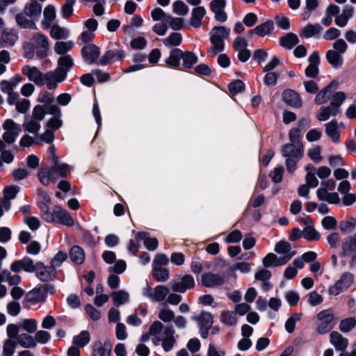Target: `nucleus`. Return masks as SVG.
I'll return each mask as SVG.
<instances>
[{
  "label": "nucleus",
  "mask_w": 356,
  "mask_h": 356,
  "mask_svg": "<svg viewBox=\"0 0 356 356\" xmlns=\"http://www.w3.org/2000/svg\"><path fill=\"white\" fill-rule=\"evenodd\" d=\"M280 152L285 159V165L289 173H293L296 170L298 162L304 155V147L292 144H284L281 147Z\"/></svg>",
  "instance_id": "obj_3"
},
{
  "label": "nucleus",
  "mask_w": 356,
  "mask_h": 356,
  "mask_svg": "<svg viewBox=\"0 0 356 356\" xmlns=\"http://www.w3.org/2000/svg\"><path fill=\"white\" fill-rule=\"evenodd\" d=\"M33 45L37 49V56L42 58L47 55V51L49 47V40L46 35L40 33H36L32 38Z\"/></svg>",
  "instance_id": "obj_9"
},
{
  "label": "nucleus",
  "mask_w": 356,
  "mask_h": 356,
  "mask_svg": "<svg viewBox=\"0 0 356 356\" xmlns=\"http://www.w3.org/2000/svg\"><path fill=\"white\" fill-rule=\"evenodd\" d=\"M67 255L63 251H59L53 257L51 261V266L55 270L56 268L61 266V264L67 259Z\"/></svg>",
  "instance_id": "obj_64"
},
{
  "label": "nucleus",
  "mask_w": 356,
  "mask_h": 356,
  "mask_svg": "<svg viewBox=\"0 0 356 356\" xmlns=\"http://www.w3.org/2000/svg\"><path fill=\"white\" fill-rule=\"evenodd\" d=\"M40 122V121L34 118L26 117L24 122L23 123V128L24 131L29 133L37 134L41 128Z\"/></svg>",
  "instance_id": "obj_34"
},
{
  "label": "nucleus",
  "mask_w": 356,
  "mask_h": 356,
  "mask_svg": "<svg viewBox=\"0 0 356 356\" xmlns=\"http://www.w3.org/2000/svg\"><path fill=\"white\" fill-rule=\"evenodd\" d=\"M50 170L52 175L54 176V179L57 180L60 178L66 177L70 171V167L66 163L56 159L55 161L52 162Z\"/></svg>",
  "instance_id": "obj_18"
},
{
  "label": "nucleus",
  "mask_w": 356,
  "mask_h": 356,
  "mask_svg": "<svg viewBox=\"0 0 356 356\" xmlns=\"http://www.w3.org/2000/svg\"><path fill=\"white\" fill-rule=\"evenodd\" d=\"M74 59L71 55L60 56L58 59V67L55 70L61 78L66 79L67 72L74 65Z\"/></svg>",
  "instance_id": "obj_15"
},
{
  "label": "nucleus",
  "mask_w": 356,
  "mask_h": 356,
  "mask_svg": "<svg viewBox=\"0 0 356 356\" xmlns=\"http://www.w3.org/2000/svg\"><path fill=\"white\" fill-rule=\"evenodd\" d=\"M346 94L343 92H337L332 97L330 106L338 115L341 110L340 106L346 99Z\"/></svg>",
  "instance_id": "obj_41"
},
{
  "label": "nucleus",
  "mask_w": 356,
  "mask_h": 356,
  "mask_svg": "<svg viewBox=\"0 0 356 356\" xmlns=\"http://www.w3.org/2000/svg\"><path fill=\"white\" fill-rule=\"evenodd\" d=\"M183 57V51L180 49H173L170 53L168 58L166 60V63L172 67H177L180 65V60Z\"/></svg>",
  "instance_id": "obj_38"
},
{
  "label": "nucleus",
  "mask_w": 356,
  "mask_h": 356,
  "mask_svg": "<svg viewBox=\"0 0 356 356\" xmlns=\"http://www.w3.org/2000/svg\"><path fill=\"white\" fill-rule=\"evenodd\" d=\"M302 136V131L300 128H292L289 132V138L290 143L288 144L303 147V144L301 141Z\"/></svg>",
  "instance_id": "obj_47"
},
{
  "label": "nucleus",
  "mask_w": 356,
  "mask_h": 356,
  "mask_svg": "<svg viewBox=\"0 0 356 356\" xmlns=\"http://www.w3.org/2000/svg\"><path fill=\"white\" fill-rule=\"evenodd\" d=\"M293 257V254L287 257H277L274 253H268L263 259V264L266 268L279 266L285 264Z\"/></svg>",
  "instance_id": "obj_20"
},
{
  "label": "nucleus",
  "mask_w": 356,
  "mask_h": 356,
  "mask_svg": "<svg viewBox=\"0 0 356 356\" xmlns=\"http://www.w3.org/2000/svg\"><path fill=\"white\" fill-rule=\"evenodd\" d=\"M65 78H61L56 70L44 74L43 77V86L46 85L49 90H54L57 88L58 83L63 82Z\"/></svg>",
  "instance_id": "obj_23"
},
{
  "label": "nucleus",
  "mask_w": 356,
  "mask_h": 356,
  "mask_svg": "<svg viewBox=\"0 0 356 356\" xmlns=\"http://www.w3.org/2000/svg\"><path fill=\"white\" fill-rule=\"evenodd\" d=\"M325 133L329 136L332 141L337 143L339 141L340 131L339 126L336 120H332L330 122L325 124Z\"/></svg>",
  "instance_id": "obj_27"
},
{
  "label": "nucleus",
  "mask_w": 356,
  "mask_h": 356,
  "mask_svg": "<svg viewBox=\"0 0 356 356\" xmlns=\"http://www.w3.org/2000/svg\"><path fill=\"white\" fill-rule=\"evenodd\" d=\"M42 29L49 30L50 35L55 40L66 39L70 36V31L58 24H42Z\"/></svg>",
  "instance_id": "obj_16"
},
{
  "label": "nucleus",
  "mask_w": 356,
  "mask_h": 356,
  "mask_svg": "<svg viewBox=\"0 0 356 356\" xmlns=\"http://www.w3.org/2000/svg\"><path fill=\"white\" fill-rule=\"evenodd\" d=\"M326 58L327 62L334 67L339 68L343 64V58L341 54L337 52L334 50H328L326 53Z\"/></svg>",
  "instance_id": "obj_36"
},
{
  "label": "nucleus",
  "mask_w": 356,
  "mask_h": 356,
  "mask_svg": "<svg viewBox=\"0 0 356 356\" xmlns=\"http://www.w3.org/2000/svg\"><path fill=\"white\" fill-rule=\"evenodd\" d=\"M113 300L114 305L116 307H120L129 300V294L124 290H119L113 291L111 294Z\"/></svg>",
  "instance_id": "obj_39"
},
{
  "label": "nucleus",
  "mask_w": 356,
  "mask_h": 356,
  "mask_svg": "<svg viewBox=\"0 0 356 356\" xmlns=\"http://www.w3.org/2000/svg\"><path fill=\"white\" fill-rule=\"evenodd\" d=\"M195 286V280L192 275H186L180 281L175 282L172 285V289L177 293H184L188 289L193 288Z\"/></svg>",
  "instance_id": "obj_19"
},
{
  "label": "nucleus",
  "mask_w": 356,
  "mask_h": 356,
  "mask_svg": "<svg viewBox=\"0 0 356 356\" xmlns=\"http://www.w3.org/2000/svg\"><path fill=\"white\" fill-rule=\"evenodd\" d=\"M182 65L184 67L191 69L195 64L197 63V56L191 51H183Z\"/></svg>",
  "instance_id": "obj_48"
},
{
  "label": "nucleus",
  "mask_w": 356,
  "mask_h": 356,
  "mask_svg": "<svg viewBox=\"0 0 356 356\" xmlns=\"http://www.w3.org/2000/svg\"><path fill=\"white\" fill-rule=\"evenodd\" d=\"M282 96L284 102L286 104L293 108H300L302 106V100L297 92L291 89H286L283 91Z\"/></svg>",
  "instance_id": "obj_21"
},
{
  "label": "nucleus",
  "mask_w": 356,
  "mask_h": 356,
  "mask_svg": "<svg viewBox=\"0 0 356 356\" xmlns=\"http://www.w3.org/2000/svg\"><path fill=\"white\" fill-rule=\"evenodd\" d=\"M151 15L154 21H161L162 22H168L169 21H171L170 16L166 15L160 8L154 9L152 11Z\"/></svg>",
  "instance_id": "obj_58"
},
{
  "label": "nucleus",
  "mask_w": 356,
  "mask_h": 356,
  "mask_svg": "<svg viewBox=\"0 0 356 356\" xmlns=\"http://www.w3.org/2000/svg\"><path fill=\"white\" fill-rule=\"evenodd\" d=\"M330 341L336 350L341 351L339 356H347L348 352L346 351L348 345V340L343 337L338 332L333 331L330 334Z\"/></svg>",
  "instance_id": "obj_13"
},
{
  "label": "nucleus",
  "mask_w": 356,
  "mask_h": 356,
  "mask_svg": "<svg viewBox=\"0 0 356 356\" xmlns=\"http://www.w3.org/2000/svg\"><path fill=\"white\" fill-rule=\"evenodd\" d=\"M336 86V81H332L328 86L319 91L316 96L315 103L318 105H321L327 102L329 99L330 88Z\"/></svg>",
  "instance_id": "obj_37"
},
{
  "label": "nucleus",
  "mask_w": 356,
  "mask_h": 356,
  "mask_svg": "<svg viewBox=\"0 0 356 356\" xmlns=\"http://www.w3.org/2000/svg\"><path fill=\"white\" fill-rule=\"evenodd\" d=\"M354 15V8L351 6H346L341 13L337 17L336 22H347Z\"/></svg>",
  "instance_id": "obj_56"
},
{
  "label": "nucleus",
  "mask_w": 356,
  "mask_h": 356,
  "mask_svg": "<svg viewBox=\"0 0 356 356\" xmlns=\"http://www.w3.org/2000/svg\"><path fill=\"white\" fill-rule=\"evenodd\" d=\"M49 202H39V208L42 212V218L48 222H54V218L52 216V212L49 211V206L47 204Z\"/></svg>",
  "instance_id": "obj_59"
},
{
  "label": "nucleus",
  "mask_w": 356,
  "mask_h": 356,
  "mask_svg": "<svg viewBox=\"0 0 356 356\" xmlns=\"http://www.w3.org/2000/svg\"><path fill=\"white\" fill-rule=\"evenodd\" d=\"M274 29L273 24H260L249 31L250 34L256 33L259 37L270 34Z\"/></svg>",
  "instance_id": "obj_44"
},
{
  "label": "nucleus",
  "mask_w": 356,
  "mask_h": 356,
  "mask_svg": "<svg viewBox=\"0 0 356 356\" xmlns=\"http://www.w3.org/2000/svg\"><path fill=\"white\" fill-rule=\"evenodd\" d=\"M16 348L15 342L9 339L4 341L3 346V354L2 356H13L15 353Z\"/></svg>",
  "instance_id": "obj_63"
},
{
  "label": "nucleus",
  "mask_w": 356,
  "mask_h": 356,
  "mask_svg": "<svg viewBox=\"0 0 356 356\" xmlns=\"http://www.w3.org/2000/svg\"><path fill=\"white\" fill-rule=\"evenodd\" d=\"M90 340V334L89 332L83 330L79 334L73 337V344L77 347L81 348L88 345Z\"/></svg>",
  "instance_id": "obj_42"
},
{
  "label": "nucleus",
  "mask_w": 356,
  "mask_h": 356,
  "mask_svg": "<svg viewBox=\"0 0 356 356\" xmlns=\"http://www.w3.org/2000/svg\"><path fill=\"white\" fill-rule=\"evenodd\" d=\"M86 30L83 31L81 35L80 40L82 42L88 43L90 42L94 38V32L97 29V24H86Z\"/></svg>",
  "instance_id": "obj_46"
},
{
  "label": "nucleus",
  "mask_w": 356,
  "mask_h": 356,
  "mask_svg": "<svg viewBox=\"0 0 356 356\" xmlns=\"http://www.w3.org/2000/svg\"><path fill=\"white\" fill-rule=\"evenodd\" d=\"M192 319L197 322L201 337L207 338L208 331L213 323L212 315L209 312L202 311L200 315L193 316Z\"/></svg>",
  "instance_id": "obj_7"
},
{
  "label": "nucleus",
  "mask_w": 356,
  "mask_h": 356,
  "mask_svg": "<svg viewBox=\"0 0 356 356\" xmlns=\"http://www.w3.org/2000/svg\"><path fill=\"white\" fill-rule=\"evenodd\" d=\"M302 313H293L285 322L284 327L287 332H293L296 324L300 321L302 318Z\"/></svg>",
  "instance_id": "obj_50"
},
{
  "label": "nucleus",
  "mask_w": 356,
  "mask_h": 356,
  "mask_svg": "<svg viewBox=\"0 0 356 356\" xmlns=\"http://www.w3.org/2000/svg\"><path fill=\"white\" fill-rule=\"evenodd\" d=\"M343 254L348 256L356 252V233L344 239L342 243Z\"/></svg>",
  "instance_id": "obj_31"
},
{
  "label": "nucleus",
  "mask_w": 356,
  "mask_h": 356,
  "mask_svg": "<svg viewBox=\"0 0 356 356\" xmlns=\"http://www.w3.org/2000/svg\"><path fill=\"white\" fill-rule=\"evenodd\" d=\"M74 43L72 40H68L65 42H56L54 44V50L55 53L59 55L60 56L69 55L67 52L71 51V49L74 47Z\"/></svg>",
  "instance_id": "obj_32"
},
{
  "label": "nucleus",
  "mask_w": 356,
  "mask_h": 356,
  "mask_svg": "<svg viewBox=\"0 0 356 356\" xmlns=\"http://www.w3.org/2000/svg\"><path fill=\"white\" fill-rule=\"evenodd\" d=\"M124 51L122 49H108L102 57L100 63L102 65H107L109 62H115L124 59Z\"/></svg>",
  "instance_id": "obj_22"
},
{
  "label": "nucleus",
  "mask_w": 356,
  "mask_h": 356,
  "mask_svg": "<svg viewBox=\"0 0 356 356\" xmlns=\"http://www.w3.org/2000/svg\"><path fill=\"white\" fill-rule=\"evenodd\" d=\"M42 11L41 5L36 0H31L29 3L26 4L24 9V14L31 18L39 16Z\"/></svg>",
  "instance_id": "obj_30"
},
{
  "label": "nucleus",
  "mask_w": 356,
  "mask_h": 356,
  "mask_svg": "<svg viewBox=\"0 0 356 356\" xmlns=\"http://www.w3.org/2000/svg\"><path fill=\"white\" fill-rule=\"evenodd\" d=\"M137 237L140 240L144 241V245L150 251L155 250L158 246V241L156 238H151L149 234L145 232H138Z\"/></svg>",
  "instance_id": "obj_35"
},
{
  "label": "nucleus",
  "mask_w": 356,
  "mask_h": 356,
  "mask_svg": "<svg viewBox=\"0 0 356 356\" xmlns=\"http://www.w3.org/2000/svg\"><path fill=\"white\" fill-rule=\"evenodd\" d=\"M226 0H213L211 2V8L215 13L216 19L220 22L227 20V15L224 11Z\"/></svg>",
  "instance_id": "obj_24"
},
{
  "label": "nucleus",
  "mask_w": 356,
  "mask_h": 356,
  "mask_svg": "<svg viewBox=\"0 0 356 356\" xmlns=\"http://www.w3.org/2000/svg\"><path fill=\"white\" fill-rule=\"evenodd\" d=\"M18 36L12 29H6L3 31L0 38V47L13 46L17 41Z\"/></svg>",
  "instance_id": "obj_28"
},
{
  "label": "nucleus",
  "mask_w": 356,
  "mask_h": 356,
  "mask_svg": "<svg viewBox=\"0 0 356 356\" xmlns=\"http://www.w3.org/2000/svg\"><path fill=\"white\" fill-rule=\"evenodd\" d=\"M356 325V319L353 317L347 318L341 321L339 330L342 332H348Z\"/></svg>",
  "instance_id": "obj_60"
},
{
  "label": "nucleus",
  "mask_w": 356,
  "mask_h": 356,
  "mask_svg": "<svg viewBox=\"0 0 356 356\" xmlns=\"http://www.w3.org/2000/svg\"><path fill=\"white\" fill-rule=\"evenodd\" d=\"M152 275L158 282H165L169 278V271L163 267L153 266Z\"/></svg>",
  "instance_id": "obj_49"
},
{
  "label": "nucleus",
  "mask_w": 356,
  "mask_h": 356,
  "mask_svg": "<svg viewBox=\"0 0 356 356\" xmlns=\"http://www.w3.org/2000/svg\"><path fill=\"white\" fill-rule=\"evenodd\" d=\"M336 320L330 309H324L318 312L315 321V330L319 334L328 333L335 325Z\"/></svg>",
  "instance_id": "obj_4"
},
{
  "label": "nucleus",
  "mask_w": 356,
  "mask_h": 356,
  "mask_svg": "<svg viewBox=\"0 0 356 356\" xmlns=\"http://www.w3.org/2000/svg\"><path fill=\"white\" fill-rule=\"evenodd\" d=\"M337 115V113L330 106H321L316 114V118L319 121H326L331 115L336 116Z\"/></svg>",
  "instance_id": "obj_51"
},
{
  "label": "nucleus",
  "mask_w": 356,
  "mask_h": 356,
  "mask_svg": "<svg viewBox=\"0 0 356 356\" xmlns=\"http://www.w3.org/2000/svg\"><path fill=\"white\" fill-rule=\"evenodd\" d=\"M17 341L23 348H31L36 346V341L32 336L23 333L17 336Z\"/></svg>",
  "instance_id": "obj_43"
},
{
  "label": "nucleus",
  "mask_w": 356,
  "mask_h": 356,
  "mask_svg": "<svg viewBox=\"0 0 356 356\" xmlns=\"http://www.w3.org/2000/svg\"><path fill=\"white\" fill-rule=\"evenodd\" d=\"M275 251L280 254H283L282 257H287L293 254V257L296 255V251H291V246L289 242L280 241L275 245Z\"/></svg>",
  "instance_id": "obj_45"
},
{
  "label": "nucleus",
  "mask_w": 356,
  "mask_h": 356,
  "mask_svg": "<svg viewBox=\"0 0 356 356\" xmlns=\"http://www.w3.org/2000/svg\"><path fill=\"white\" fill-rule=\"evenodd\" d=\"M298 42V36L294 33H289L280 39V45L286 49H291Z\"/></svg>",
  "instance_id": "obj_40"
},
{
  "label": "nucleus",
  "mask_w": 356,
  "mask_h": 356,
  "mask_svg": "<svg viewBox=\"0 0 356 356\" xmlns=\"http://www.w3.org/2000/svg\"><path fill=\"white\" fill-rule=\"evenodd\" d=\"M36 277L41 282H47L52 280L56 276V271L51 266H44L41 261L36 262L35 270L34 271Z\"/></svg>",
  "instance_id": "obj_8"
},
{
  "label": "nucleus",
  "mask_w": 356,
  "mask_h": 356,
  "mask_svg": "<svg viewBox=\"0 0 356 356\" xmlns=\"http://www.w3.org/2000/svg\"><path fill=\"white\" fill-rule=\"evenodd\" d=\"M52 216L54 222L56 221L63 225L71 227L74 222L70 213L59 205H56L53 208Z\"/></svg>",
  "instance_id": "obj_12"
},
{
  "label": "nucleus",
  "mask_w": 356,
  "mask_h": 356,
  "mask_svg": "<svg viewBox=\"0 0 356 356\" xmlns=\"http://www.w3.org/2000/svg\"><path fill=\"white\" fill-rule=\"evenodd\" d=\"M36 262L28 257L22 259L15 261L10 266V270L15 273L24 270L27 273H34L35 270Z\"/></svg>",
  "instance_id": "obj_11"
},
{
  "label": "nucleus",
  "mask_w": 356,
  "mask_h": 356,
  "mask_svg": "<svg viewBox=\"0 0 356 356\" xmlns=\"http://www.w3.org/2000/svg\"><path fill=\"white\" fill-rule=\"evenodd\" d=\"M316 196L321 201L327 202L330 204L339 203V197L337 193H329L325 188H319L316 191Z\"/></svg>",
  "instance_id": "obj_25"
},
{
  "label": "nucleus",
  "mask_w": 356,
  "mask_h": 356,
  "mask_svg": "<svg viewBox=\"0 0 356 356\" xmlns=\"http://www.w3.org/2000/svg\"><path fill=\"white\" fill-rule=\"evenodd\" d=\"M182 37L179 33H172L163 40L166 47L178 46L181 43Z\"/></svg>",
  "instance_id": "obj_55"
},
{
  "label": "nucleus",
  "mask_w": 356,
  "mask_h": 356,
  "mask_svg": "<svg viewBox=\"0 0 356 356\" xmlns=\"http://www.w3.org/2000/svg\"><path fill=\"white\" fill-rule=\"evenodd\" d=\"M149 333L154 337V343L161 346L166 352L170 351L176 342L175 330L172 326H165L159 321H154L149 327Z\"/></svg>",
  "instance_id": "obj_1"
},
{
  "label": "nucleus",
  "mask_w": 356,
  "mask_h": 356,
  "mask_svg": "<svg viewBox=\"0 0 356 356\" xmlns=\"http://www.w3.org/2000/svg\"><path fill=\"white\" fill-rule=\"evenodd\" d=\"M70 258L74 264L76 265L81 264L85 260L83 250L78 245H74L70 249Z\"/></svg>",
  "instance_id": "obj_33"
},
{
  "label": "nucleus",
  "mask_w": 356,
  "mask_h": 356,
  "mask_svg": "<svg viewBox=\"0 0 356 356\" xmlns=\"http://www.w3.org/2000/svg\"><path fill=\"white\" fill-rule=\"evenodd\" d=\"M22 72L27 76L30 81L33 82L38 86H43V74L38 67L31 65H24L22 69Z\"/></svg>",
  "instance_id": "obj_10"
},
{
  "label": "nucleus",
  "mask_w": 356,
  "mask_h": 356,
  "mask_svg": "<svg viewBox=\"0 0 356 356\" xmlns=\"http://www.w3.org/2000/svg\"><path fill=\"white\" fill-rule=\"evenodd\" d=\"M230 29L224 26H214L209 32L211 47L208 53L216 56L225 50V41L229 37Z\"/></svg>",
  "instance_id": "obj_2"
},
{
  "label": "nucleus",
  "mask_w": 356,
  "mask_h": 356,
  "mask_svg": "<svg viewBox=\"0 0 356 356\" xmlns=\"http://www.w3.org/2000/svg\"><path fill=\"white\" fill-rule=\"evenodd\" d=\"M225 282V276L220 274L206 273L201 276V284L208 288L221 286Z\"/></svg>",
  "instance_id": "obj_14"
},
{
  "label": "nucleus",
  "mask_w": 356,
  "mask_h": 356,
  "mask_svg": "<svg viewBox=\"0 0 356 356\" xmlns=\"http://www.w3.org/2000/svg\"><path fill=\"white\" fill-rule=\"evenodd\" d=\"M169 293L168 287L163 285H158L152 289L147 284L143 289V294L149 298L152 302H163L165 300Z\"/></svg>",
  "instance_id": "obj_5"
},
{
  "label": "nucleus",
  "mask_w": 356,
  "mask_h": 356,
  "mask_svg": "<svg viewBox=\"0 0 356 356\" xmlns=\"http://www.w3.org/2000/svg\"><path fill=\"white\" fill-rule=\"evenodd\" d=\"M337 282L345 291L353 284V275L348 272L343 273Z\"/></svg>",
  "instance_id": "obj_53"
},
{
  "label": "nucleus",
  "mask_w": 356,
  "mask_h": 356,
  "mask_svg": "<svg viewBox=\"0 0 356 356\" xmlns=\"http://www.w3.org/2000/svg\"><path fill=\"white\" fill-rule=\"evenodd\" d=\"M320 236V234L311 226H307L302 231V237L308 241H317Z\"/></svg>",
  "instance_id": "obj_57"
},
{
  "label": "nucleus",
  "mask_w": 356,
  "mask_h": 356,
  "mask_svg": "<svg viewBox=\"0 0 356 356\" xmlns=\"http://www.w3.org/2000/svg\"><path fill=\"white\" fill-rule=\"evenodd\" d=\"M99 54V48L94 44L84 46L81 49L83 59L88 64L95 63Z\"/></svg>",
  "instance_id": "obj_17"
},
{
  "label": "nucleus",
  "mask_w": 356,
  "mask_h": 356,
  "mask_svg": "<svg viewBox=\"0 0 356 356\" xmlns=\"http://www.w3.org/2000/svg\"><path fill=\"white\" fill-rule=\"evenodd\" d=\"M47 298V291L44 287H37L30 291L26 296L28 302L37 303L44 301Z\"/></svg>",
  "instance_id": "obj_26"
},
{
  "label": "nucleus",
  "mask_w": 356,
  "mask_h": 356,
  "mask_svg": "<svg viewBox=\"0 0 356 356\" xmlns=\"http://www.w3.org/2000/svg\"><path fill=\"white\" fill-rule=\"evenodd\" d=\"M339 12L340 8L338 6L334 4L330 5L326 9V17L324 19V22H331L334 17H335V22L337 21Z\"/></svg>",
  "instance_id": "obj_54"
},
{
  "label": "nucleus",
  "mask_w": 356,
  "mask_h": 356,
  "mask_svg": "<svg viewBox=\"0 0 356 356\" xmlns=\"http://www.w3.org/2000/svg\"><path fill=\"white\" fill-rule=\"evenodd\" d=\"M323 30V28L319 24H307L304 26L302 35L306 38L318 37Z\"/></svg>",
  "instance_id": "obj_29"
},
{
  "label": "nucleus",
  "mask_w": 356,
  "mask_h": 356,
  "mask_svg": "<svg viewBox=\"0 0 356 356\" xmlns=\"http://www.w3.org/2000/svg\"><path fill=\"white\" fill-rule=\"evenodd\" d=\"M221 321L227 325H234L237 322L236 313L229 311L222 312L221 314Z\"/></svg>",
  "instance_id": "obj_62"
},
{
  "label": "nucleus",
  "mask_w": 356,
  "mask_h": 356,
  "mask_svg": "<svg viewBox=\"0 0 356 356\" xmlns=\"http://www.w3.org/2000/svg\"><path fill=\"white\" fill-rule=\"evenodd\" d=\"M40 181L44 186H47L51 181H56L54 176L52 175L50 168L41 170L38 173Z\"/></svg>",
  "instance_id": "obj_61"
},
{
  "label": "nucleus",
  "mask_w": 356,
  "mask_h": 356,
  "mask_svg": "<svg viewBox=\"0 0 356 356\" xmlns=\"http://www.w3.org/2000/svg\"><path fill=\"white\" fill-rule=\"evenodd\" d=\"M4 133L3 134V141L8 145L13 144L21 132L19 124L15 123L13 120L8 119L5 120L2 125Z\"/></svg>",
  "instance_id": "obj_6"
},
{
  "label": "nucleus",
  "mask_w": 356,
  "mask_h": 356,
  "mask_svg": "<svg viewBox=\"0 0 356 356\" xmlns=\"http://www.w3.org/2000/svg\"><path fill=\"white\" fill-rule=\"evenodd\" d=\"M92 356H110V350L104 346L100 341H97L94 343V348Z\"/></svg>",
  "instance_id": "obj_52"
}]
</instances>
